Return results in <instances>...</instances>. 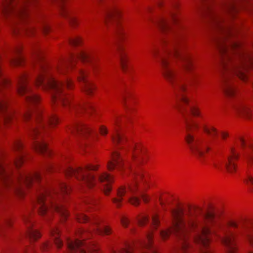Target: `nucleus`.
<instances>
[{
    "label": "nucleus",
    "instance_id": "nucleus-1",
    "mask_svg": "<svg viewBox=\"0 0 253 253\" xmlns=\"http://www.w3.org/2000/svg\"><path fill=\"white\" fill-rule=\"evenodd\" d=\"M34 85L36 87H41L43 91L55 90L51 97L52 105L60 104L64 107L69 106L71 101L69 96L63 93V83L54 77L52 66L48 61H44L40 63L39 73L35 78Z\"/></svg>",
    "mask_w": 253,
    "mask_h": 253
},
{
    "label": "nucleus",
    "instance_id": "nucleus-2",
    "mask_svg": "<svg viewBox=\"0 0 253 253\" xmlns=\"http://www.w3.org/2000/svg\"><path fill=\"white\" fill-rule=\"evenodd\" d=\"M48 202L50 208L54 209L55 211L59 214L61 217V221L62 222H66L70 216V212L64 206L54 204L52 200V197L50 193L48 192L42 193L37 197L36 206L38 215L41 216H44L47 214L48 208L46 203Z\"/></svg>",
    "mask_w": 253,
    "mask_h": 253
},
{
    "label": "nucleus",
    "instance_id": "nucleus-3",
    "mask_svg": "<svg viewBox=\"0 0 253 253\" xmlns=\"http://www.w3.org/2000/svg\"><path fill=\"white\" fill-rule=\"evenodd\" d=\"M216 214L212 211H207L203 216V225L201 226L200 234L195 236L194 242L198 244H202L204 247H208L211 240L209 236L211 234V226L215 223Z\"/></svg>",
    "mask_w": 253,
    "mask_h": 253
},
{
    "label": "nucleus",
    "instance_id": "nucleus-4",
    "mask_svg": "<svg viewBox=\"0 0 253 253\" xmlns=\"http://www.w3.org/2000/svg\"><path fill=\"white\" fill-rule=\"evenodd\" d=\"M171 215V227L162 229L160 231V237L163 242L169 240L171 233V229L176 232H178L184 230L185 227L183 211L181 208L177 207L172 210Z\"/></svg>",
    "mask_w": 253,
    "mask_h": 253
},
{
    "label": "nucleus",
    "instance_id": "nucleus-5",
    "mask_svg": "<svg viewBox=\"0 0 253 253\" xmlns=\"http://www.w3.org/2000/svg\"><path fill=\"white\" fill-rule=\"evenodd\" d=\"M67 177L74 176L76 179L81 182L88 189H91L96 185V177L92 173H83V169L81 166L75 168L68 167L65 171Z\"/></svg>",
    "mask_w": 253,
    "mask_h": 253
},
{
    "label": "nucleus",
    "instance_id": "nucleus-6",
    "mask_svg": "<svg viewBox=\"0 0 253 253\" xmlns=\"http://www.w3.org/2000/svg\"><path fill=\"white\" fill-rule=\"evenodd\" d=\"M184 141L190 153L195 156L203 157L210 150L209 147L204 146L199 140L195 139L194 135L189 132L186 134Z\"/></svg>",
    "mask_w": 253,
    "mask_h": 253
},
{
    "label": "nucleus",
    "instance_id": "nucleus-7",
    "mask_svg": "<svg viewBox=\"0 0 253 253\" xmlns=\"http://www.w3.org/2000/svg\"><path fill=\"white\" fill-rule=\"evenodd\" d=\"M251 68H253V58L251 55H246L240 58L235 73L241 81L247 82L248 79L247 72Z\"/></svg>",
    "mask_w": 253,
    "mask_h": 253
},
{
    "label": "nucleus",
    "instance_id": "nucleus-8",
    "mask_svg": "<svg viewBox=\"0 0 253 253\" xmlns=\"http://www.w3.org/2000/svg\"><path fill=\"white\" fill-rule=\"evenodd\" d=\"M134 182L129 186V190L133 193L138 189L139 187H142L144 189L149 188L150 176L146 172L139 171L135 173Z\"/></svg>",
    "mask_w": 253,
    "mask_h": 253
},
{
    "label": "nucleus",
    "instance_id": "nucleus-9",
    "mask_svg": "<svg viewBox=\"0 0 253 253\" xmlns=\"http://www.w3.org/2000/svg\"><path fill=\"white\" fill-rule=\"evenodd\" d=\"M240 154L234 146L230 148V154L227 157V161L225 164L227 171L230 173H234L237 170V165L236 162L238 161Z\"/></svg>",
    "mask_w": 253,
    "mask_h": 253
},
{
    "label": "nucleus",
    "instance_id": "nucleus-10",
    "mask_svg": "<svg viewBox=\"0 0 253 253\" xmlns=\"http://www.w3.org/2000/svg\"><path fill=\"white\" fill-rule=\"evenodd\" d=\"M23 179L25 186L28 189H30L33 187L34 183L40 184L42 178L40 172L34 171L25 175H20L18 178V181L20 182Z\"/></svg>",
    "mask_w": 253,
    "mask_h": 253
},
{
    "label": "nucleus",
    "instance_id": "nucleus-11",
    "mask_svg": "<svg viewBox=\"0 0 253 253\" xmlns=\"http://www.w3.org/2000/svg\"><path fill=\"white\" fill-rule=\"evenodd\" d=\"M234 114L236 117L247 120H252L253 117L251 107L245 103H239L234 107Z\"/></svg>",
    "mask_w": 253,
    "mask_h": 253
},
{
    "label": "nucleus",
    "instance_id": "nucleus-12",
    "mask_svg": "<svg viewBox=\"0 0 253 253\" xmlns=\"http://www.w3.org/2000/svg\"><path fill=\"white\" fill-rule=\"evenodd\" d=\"M29 81L30 77L27 73L23 72L18 76L16 87L18 95L23 96L28 92Z\"/></svg>",
    "mask_w": 253,
    "mask_h": 253
},
{
    "label": "nucleus",
    "instance_id": "nucleus-13",
    "mask_svg": "<svg viewBox=\"0 0 253 253\" xmlns=\"http://www.w3.org/2000/svg\"><path fill=\"white\" fill-rule=\"evenodd\" d=\"M132 158L133 160L137 159L142 164L146 163L149 159L147 148L141 143H136L133 147Z\"/></svg>",
    "mask_w": 253,
    "mask_h": 253
},
{
    "label": "nucleus",
    "instance_id": "nucleus-14",
    "mask_svg": "<svg viewBox=\"0 0 253 253\" xmlns=\"http://www.w3.org/2000/svg\"><path fill=\"white\" fill-rule=\"evenodd\" d=\"M124 161L120 154L117 151H114L111 155V159L108 161L106 168L110 171H113L115 169H120L124 166Z\"/></svg>",
    "mask_w": 253,
    "mask_h": 253
},
{
    "label": "nucleus",
    "instance_id": "nucleus-15",
    "mask_svg": "<svg viewBox=\"0 0 253 253\" xmlns=\"http://www.w3.org/2000/svg\"><path fill=\"white\" fill-rule=\"evenodd\" d=\"M24 221L27 227L26 235L28 238L33 241L36 242L42 236L40 231L37 229H33V223L27 217L24 218Z\"/></svg>",
    "mask_w": 253,
    "mask_h": 253
},
{
    "label": "nucleus",
    "instance_id": "nucleus-16",
    "mask_svg": "<svg viewBox=\"0 0 253 253\" xmlns=\"http://www.w3.org/2000/svg\"><path fill=\"white\" fill-rule=\"evenodd\" d=\"M43 121V113L42 111H37L36 116V122L39 126L35 128L31 133V136L33 139L36 140L38 139L42 131L43 130V126L42 125Z\"/></svg>",
    "mask_w": 253,
    "mask_h": 253
},
{
    "label": "nucleus",
    "instance_id": "nucleus-17",
    "mask_svg": "<svg viewBox=\"0 0 253 253\" xmlns=\"http://www.w3.org/2000/svg\"><path fill=\"white\" fill-rule=\"evenodd\" d=\"M61 231L58 226L51 228L49 231V236L53 239L54 244L58 249H60L63 246V243L60 238Z\"/></svg>",
    "mask_w": 253,
    "mask_h": 253
},
{
    "label": "nucleus",
    "instance_id": "nucleus-18",
    "mask_svg": "<svg viewBox=\"0 0 253 253\" xmlns=\"http://www.w3.org/2000/svg\"><path fill=\"white\" fill-rule=\"evenodd\" d=\"M120 65L121 69L124 73H126L128 70L130 58L128 53L123 48H119Z\"/></svg>",
    "mask_w": 253,
    "mask_h": 253
},
{
    "label": "nucleus",
    "instance_id": "nucleus-19",
    "mask_svg": "<svg viewBox=\"0 0 253 253\" xmlns=\"http://www.w3.org/2000/svg\"><path fill=\"white\" fill-rule=\"evenodd\" d=\"M83 245V242L78 240H67V246L70 253H86L85 250L82 248Z\"/></svg>",
    "mask_w": 253,
    "mask_h": 253
},
{
    "label": "nucleus",
    "instance_id": "nucleus-20",
    "mask_svg": "<svg viewBox=\"0 0 253 253\" xmlns=\"http://www.w3.org/2000/svg\"><path fill=\"white\" fill-rule=\"evenodd\" d=\"M122 15V9L118 7H114L108 10L104 16V23L108 24L114 18H118Z\"/></svg>",
    "mask_w": 253,
    "mask_h": 253
},
{
    "label": "nucleus",
    "instance_id": "nucleus-21",
    "mask_svg": "<svg viewBox=\"0 0 253 253\" xmlns=\"http://www.w3.org/2000/svg\"><path fill=\"white\" fill-rule=\"evenodd\" d=\"M1 6L2 14L5 17L8 16L14 11L15 7L14 0H2Z\"/></svg>",
    "mask_w": 253,
    "mask_h": 253
},
{
    "label": "nucleus",
    "instance_id": "nucleus-22",
    "mask_svg": "<svg viewBox=\"0 0 253 253\" xmlns=\"http://www.w3.org/2000/svg\"><path fill=\"white\" fill-rule=\"evenodd\" d=\"M83 169V173H88L87 171H98L101 168V163L99 161L89 162L81 166Z\"/></svg>",
    "mask_w": 253,
    "mask_h": 253
},
{
    "label": "nucleus",
    "instance_id": "nucleus-23",
    "mask_svg": "<svg viewBox=\"0 0 253 253\" xmlns=\"http://www.w3.org/2000/svg\"><path fill=\"white\" fill-rule=\"evenodd\" d=\"M47 144L44 141L35 140L32 145L33 150L37 153L44 155L47 151Z\"/></svg>",
    "mask_w": 253,
    "mask_h": 253
},
{
    "label": "nucleus",
    "instance_id": "nucleus-24",
    "mask_svg": "<svg viewBox=\"0 0 253 253\" xmlns=\"http://www.w3.org/2000/svg\"><path fill=\"white\" fill-rule=\"evenodd\" d=\"M221 242L222 244L227 247L228 249H230L232 247L237 246L235 243V235L232 232L225 234L221 238Z\"/></svg>",
    "mask_w": 253,
    "mask_h": 253
},
{
    "label": "nucleus",
    "instance_id": "nucleus-25",
    "mask_svg": "<svg viewBox=\"0 0 253 253\" xmlns=\"http://www.w3.org/2000/svg\"><path fill=\"white\" fill-rule=\"evenodd\" d=\"M77 59L84 63H89L90 61L89 51L87 48L80 50L76 54Z\"/></svg>",
    "mask_w": 253,
    "mask_h": 253
},
{
    "label": "nucleus",
    "instance_id": "nucleus-26",
    "mask_svg": "<svg viewBox=\"0 0 253 253\" xmlns=\"http://www.w3.org/2000/svg\"><path fill=\"white\" fill-rule=\"evenodd\" d=\"M111 141L115 145L124 144L127 141L126 136L118 131H116L111 136Z\"/></svg>",
    "mask_w": 253,
    "mask_h": 253
},
{
    "label": "nucleus",
    "instance_id": "nucleus-27",
    "mask_svg": "<svg viewBox=\"0 0 253 253\" xmlns=\"http://www.w3.org/2000/svg\"><path fill=\"white\" fill-rule=\"evenodd\" d=\"M97 90L96 85L92 82H87L84 84L82 91L86 95L92 96Z\"/></svg>",
    "mask_w": 253,
    "mask_h": 253
},
{
    "label": "nucleus",
    "instance_id": "nucleus-28",
    "mask_svg": "<svg viewBox=\"0 0 253 253\" xmlns=\"http://www.w3.org/2000/svg\"><path fill=\"white\" fill-rule=\"evenodd\" d=\"M25 101L28 104L37 105L42 102V97L38 94H32L27 95L25 98Z\"/></svg>",
    "mask_w": 253,
    "mask_h": 253
},
{
    "label": "nucleus",
    "instance_id": "nucleus-29",
    "mask_svg": "<svg viewBox=\"0 0 253 253\" xmlns=\"http://www.w3.org/2000/svg\"><path fill=\"white\" fill-rule=\"evenodd\" d=\"M202 128L203 132L208 136L215 137L218 134L217 128L212 125L204 124Z\"/></svg>",
    "mask_w": 253,
    "mask_h": 253
},
{
    "label": "nucleus",
    "instance_id": "nucleus-30",
    "mask_svg": "<svg viewBox=\"0 0 253 253\" xmlns=\"http://www.w3.org/2000/svg\"><path fill=\"white\" fill-rule=\"evenodd\" d=\"M98 180L100 183H113L114 181V178L113 175L107 172H103L98 175Z\"/></svg>",
    "mask_w": 253,
    "mask_h": 253
},
{
    "label": "nucleus",
    "instance_id": "nucleus-31",
    "mask_svg": "<svg viewBox=\"0 0 253 253\" xmlns=\"http://www.w3.org/2000/svg\"><path fill=\"white\" fill-rule=\"evenodd\" d=\"M172 201V197L168 194L162 195L160 198V205L164 210H166L167 207L171 204Z\"/></svg>",
    "mask_w": 253,
    "mask_h": 253
},
{
    "label": "nucleus",
    "instance_id": "nucleus-32",
    "mask_svg": "<svg viewBox=\"0 0 253 253\" xmlns=\"http://www.w3.org/2000/svg\"><path fill=\"white\" fill-rule=\"evenodd\" d=\"M224 94L229 97H234L237 92L236 87L231 84H226L223 88Z\"/></svg>",
    "mask_w": 253,
    "mask_h": 253
},
{
    "label": "nucleus",
    "instance_id": "nucleus-33",
    "mask_svg": "<svg viewBox=\"0 0 253 253\" xmlns=\"http://www.w3.org/2000/svg\"><path fill=\"white\" fill-rule=\"evenodd\" d=\"M162 75L165 80L169 83H172L175 77V73L171 68L162 70Z\"/></svg>",
    "mask_w": 253,
    "mask_h": 253
},
{
    "label": "nucleus",
    "instance_id": "nucleus-34",
    "mask_svg": "<svg viewBox=\"0 0 253 253\" xmlns=\"http://www.w3.org/2000/svg\"><path fill=\"white\" fill-rule=\"evenodd\" d=\"M154 232L153 231L149 232L146 236V241L142 245L143 247L147 249L152 248L154 245Z\"/></svg>",
    "mask_w": 253,
    "mask_h": 253
},
{
    "label": "nucleus",
    "instance_id": "nucleus-35",
    "mask_svg": "<svg viewBox=\"0 0 253 253\" xmlns=\"http://www.w3.org/2000/svg\"><path fill=\"white\" fill-rule=\"evenodd\" d=\"M92 132V128L87 125L78 124V133L82 134H89Z\"/></svg>",
    "mask_w": 253,
    "mask_h": 253
},
{
    "label": "nucleus",
    "instance_id": "nucleus-36",
    "mask_svg": "<svg viewBox=\"0 0 253 253\" xmlns=\"http://www.w3.org/2000/svg\"><path fill=\"white\" fill-rule=\"evenodd\" d=\"M138 225L140 227L146 226L149 221V217L148 215L144 213H141L137 215L136 217Z\"/></svg>",
    "mask_w": 253,
    "mask_h": 253
},
{
    "label": "nucleus",
    "instance_id": "nucleus-37",
    "mask_svg": "<svg viewBox=\"0 0 253 253\" xmlns=\"http://www.w3.org/2000/svg\"><path fill=\"white\" fill-rule=\"evenodd\" d=\"M200 128V124L196 121H192L190 123H187L185 126V129L187 132H198Z\"/></svg>",
    "mask_w": 253,
    "mask_h": 253
},
{
    "label": "nucleus",
    "instance_id": "nucleus-38",
    "mask_svg": "<svg viewBox=\"0 0 253 253\" xmlns=\"http://www.w3.org/2000/svg\"><path fill=\"white\" fill-rule=\"evenodd\" d=\"M161 225L160 215L158 213H155L152 216V225L153 228L157 230Z\"/></svg>",
    "mask_w": 253,
    "mask_h": 253
},
{
    "label": "nucleus",
    "instance_id": "nucleus-39",
    "mask_svg": "<svg viewBox=\"0 0 253 253\" xmlns=\"http://www.w3.org/2000/svg\"><path fill=\"white\" fill-rule=\"evenodd\" d=\"M8 177L6 166L4 164L0 163V181L4 182Z\"/></svg>",
    "mask_w": 253,
    "mask_h": 253
},
{
    "label": "nucleus",
    "instance_id": "nucleus-40",
    "mask_svg": "<svg viewBox=\"0 0 253 253\" xmlns=\"http://www.w3.org/2000/svg\"><path fill=\"white\" fill-rule=\"evenodd\" d=\"M70 44L74 46H82L84 44V39L80 36L71 38L69 41Z\"/></svg>",
    "mask_w": 253,
    "mask_h": 253
},
{
    "label": "nucleus",
    "instance_id": "nucleus-41",
    "mask_svg": "<svg viewBox=\"0 0 253 253\" xmlns=\"http://www.w3.org/2000/svg\"><path fill=\"white\" fill-rule=\"evenodd\" d=\"M24 61V57L23 56H19L12 58L10 61V64L11 66L17 67L22 65Z\"/></svg>",
    "mask_w": 253,
    "mask_h": 253
},
{
    "label": "nucleus",
    "instance_id": "nucleus-42",
    "mask_svg": "<svg viewBox=\"0 0 253 253\" xmlns=\"http://www.w3.org/2000/svg\"><path fill=\"white\" fill-rule=\"evenodd\" d=\"M190 114L194 117L201 118L202 113L199 107L197 105H192L189 109Z\"/></svg>",
    "mask_w": 253,
    "mask_h": 253
},
{
    "label": "nucleus",
    "instance_id": "nucleus-43",
    "mask_svg": "<svg viewBox=\"0 0 253 253\" xmlns=\"http://www.w3.org/2000/svg\"><path fill=\"white\" fill-rule=\"evenodd\" d=\"M88 72L85 70L81 69L79 71L78 76L77 77V81L79 82H83L85 83H87Z\"/></svg>",
    "mask_w": 253,
    "mask_h": 253
},
{
    "label": "nucleus",
    "instance_id": "nucleus-44",
    "mask_svg": "<svg viewBox=\"0 0 253 253\" xmlns=\"http://www.w3.org/2000/svg\"><path fill=\"white\" fill-rule=\"evenodd\" d=\"M183 67L184 69L188 71H191L194 68L193 62L189 57H185L183 59Z\"/></svg>",
    "mask_w": 253,
    "mask_h": 253
},
{
    "label": "nucleus",
    "instance_id": "nucleus-45",
    "mask_svg": "<svg viewBox=\"0 0 253 253\" xmlns=\"http://www.w3.org/2000/svg\"><path fill=\"white\" fill-rule=\"evenodd\" d=\"M95 232L96 234L99 235H110L112 234V229L109 226H105L103 228V231L100 230L99 229H96Z\"/></svg>",
    "mask_w": 253,
    "mask_h": 253
},
{
    "label": "nucleus",
    "instance_id": "nucleus-46",
    "mask_svg": "<svg viewBox=\"0 0 253 253\" xmlns=\"http://www.w3.org/2000/svg\"><path fill=\"white\" fill-rule=\"evenodd\" d=\"M48 123L51 127H55L60 123V120L56 115H51L48 118Z\"/></svg>",
    "mask_w": 253,
    "mask_h": 253
},
{
    "label": "nucleus",
    "instance_id": "nucleus-47",
    "mask_svg": "<svg viewBox=\"0 0 253 253\" xmlns=\"http://www.w3.org/2000/svg\"><path fill=\"white\" fill-rule=\"evenodd\" d=\"M24 148L23 141L20 139L14 140L13 143V149L16 151H21Z\"/></svg>",
    "mask_w": 253,
    "mask_h": 253
},
{
    "label": "nucleus",
    "instance_id": "nucleus-48",
    "mask_svg": "<svg viewBox=\"0 0 253 253\" xmlns=\"http://www.w3.org/2000/svg\"><path fill=\"white\" fill-rule=\"evenodd\" d=\"M78 124H73L67 126L65 131L67 134H76L78 133Z\"/></svg>",
    "mask_w": 253,
    "mask_h": 253
},
{
    "label": "nucleus",
    "instance_id": "nucleus-49",
    "mask_svg": "<svg viewBox=\"0 0 253 253\" xmlns=\"http://www.w3.org/2000/svg\"><path fill=\"white\" fill-rule=\"evenodd\" d=\"M59 188L63 194H69L71 192V187L64 182H61L59 184Z\"/></svg>",
    "mask_w": 253,
    "mask_h": 253
},
{
    "label": "nucleus",
    "instance_id": "nucleus-50",
    "mask_svg": "<svg viewBox=\"0 0 253 253\" xmlns=\"http://www.w3.org/2000/svg\"><path fill=\"white\" fill-rule=\"evenodd\" d=\"M98 133L101 136L106 137L109 133L107 126L104 125H100L98 127Z\"/></svg>",
    "mask_w": 253,
    "mask_h": 253
},
{
    "label": "nucleus",
    "instance_id": "nucleus-51",
    "mask_svg": "<svg viewBox=\"0 0 253 253\" xmlns=\"http://www.w3.org/2000/svg\"><path fill=\"white\" fill-rule=\"evenodd\" d=\"M248 137L245 135H239L237 138V141L238 142L242 149H245L247 146V140Z\"/></svg>",
    "mask_w": 253,
    "mask_h": 253
},
{
    "label": "nucleus",
    "instance_id": "nucleus-52",
    "mask_svg": "<svg viewBox=\"0 0 253 253\" xmlns=\"http://www.w3.org/2000/svg\"><path fill=\"white\" fill-rule=\"evenodd\" d=\"M76 219L79 223H85L89 221V217L86 215L80 213L76 215Z\"/></svg>",
    "mask_w": 253,
    "mask_h": 253
},
{
    "label": "nucleus",
    "instance_id": "nucleus-53",
    "mask_svg": "<svg viewBox=\"0 0 253 253\" xmlns=\"http://www.w3.org/2000/svg\"><path fill=\"white\" fill-rule=\"evenodd\" d=\"M128 202L132 206L137 207L140 205V200L135 196H132L128 200Z\"/></svg>",
    "mask_w": 253,
    "mask_h": 253
},
{
    "label": "nucleus",
    "instance_id": "nucleus-54",
    "mask_svg": "<svg viewBox=\"0 0 253 253\" xmlns=\"http://www.w3.org/2000/svg\"><path fill=\"white\" fill-rule=\"evenodd\" d=\"M88 253H102L100 247L96 244H93L87 249Z\"/></svg>",
    "mask_w": 253,
    "mask_h": 253
},
{
    "label": "nucleus",
    "instance_id": "nucleus-55",
    "mask_svg": "<svg viewBox=\"0 0 253 253\" xmlns=\"http://www.w3.org/2000/svg\"><path fill=\"white\" fill-rule=\"evenodd\" d=\"M112 202L115 205L117 209H120L122 207V202L123 201V198H120L117 196V197L113 198L112 199Z\"/></svg>",
    "mask_w": 253,
    "mask_h": 253
},
{
    "label": "nucleus",
    "instance_id": "nucleus-56",
    "mask_svg": "<svg viewBox=\"0 0 253 253\" xmlns=\"http://www.w3.org/2000/svg\"><path fill=\"white\" fill-rule=\"evenodd\" d=\"M32 110L30 109H28V110H26L24 112V113H23V116H22V120L24 122H28L29 121H30V120L32 118Z\"/></svg>",
    "mask_w": 253,
    "mask_h": 253
},
{
    "label": "nucleus",
    "instance_id": "nucleus-57",
    "mask_svg": "<svg viewBox=\"0 0 253 253\" xmlns=\"http://www.w3.org/2000/svg\"><path fill=\"white\" fill-rule=\"evenodd\" d=\"M66 88L69 90H74L75 88V84L74 81L71 78H67L65 81Z\"/></svg>",
    "mask_w": 253,
    "mask_h": 253
},
{
    "label": "nucleus",
    "instance_id": "nucleus-58",
    "mask_svg": "<svg viewBox=\"0 0 253 253\" xmlns=\"http://www.w3.org/2000/svg\"><path fill=\"white\" fill-rule=\"evenodd\" d=\"M52 247V244L50 242L46 241L45 242L42 243L40 247V250L41 251L45 252L49 250Z\"/></svg>",
    "mask_w": 253,
    "mask_h": 253
},
{
    "label": "nucleus",
    "instance_id": "nucleus-59",
    "mask_svg": "<svg viewBox=\"0 0 253 253\" xmlns=\"http://www.w3.org/2000/svg\"><path fill=\"white\" fill-rule=\"evenodd\" d=\"M230 136V133L228 131L222 130L220 132V139L224 142H227L229 139Z\"/></svg>",
    "mask_w": 253,
    "mask_h": 253
},
{
    "label": "nucleus",
    "instance_id": "nucleus-60",
    "mask_svg": "<svg viewBox=\"0 0 253 253\" xmlns=\"http://www.w3.org/2000/svg\"><path fill=\"white\" fill-rule=\"evenodd\" d=\"M190 249V245L187 241H184L182 243L180 251L182 253H188Z\"/></svg>",
    "mask_w": 253,
    "mask_h": 253
},
{
    "label": "nucleus",
    "instance_id": "nucleus-61",
    "mask_svg": "<svg viewBox=\"0 0 253 253\" xmlns=\"http://www.w3.org/2000/svg\"><path fill=\"white\" fill-rule=\"evenodd\" d=\"M24 163V158L22 156L19 155L17 156L14 161L15 166L17 168H20Z\"/></svg>",
    "mask_w": 253,
    "mask_h": 253
},
{
    "label": "nucleus",
    "instance_id": "nucleus-62",
    "mask_svg": "<svg viewBox=\"0 0 253 253\" xmlns=\"http://www.w3.org/2000/svg\"><path fill=\"white\" fill-rule=\"evenodd\" d=\"M187 225L190 228L195 229L198 227V223L196 219L190 218L187 221Z\"/></svg>",
    "mask_w": 253,
    "mask_h": 253
},
{
    "label": "nucleus",
    "instance_id": "nucleus-63",
    "mask_svg": "<svg viewBox=\"0 0 253 253\" xmlns=\"http://www.w3.org/2000/svg\"><path fill=\"white\" fill-rule=\"evenodd\" d=\"M121 224L124 228H127L130 224V219L128 217L123 215L121 218Z\"/></svg>",
    "mask_w": 253,
    "mask_h": 253
},
{
    "label": "nucleus",
    "instance_id": "nucleus-64",
    "mask_svg": "<svg viewBox=\"0 0 253 253\" xmlns=\"http://www.w3.org/2000/svg\"><path fill=\"white\" fill-rule=\"evenodd\" d=\"M111 184L107 183L103 186V192L105 196H108L110 195L112 190Z\"/></svg>",
    "mask_w": 253,
    "mask_h": 253
}]
</instances>
